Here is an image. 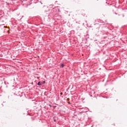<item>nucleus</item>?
<instances>
[{"mask_svg": "<svg viewBox=\"0 0 127 127\" xmlns=\"http://www.w3.org/2000/svg\"><path fill=\"white\" fill-rule=\"evenodd\" d=\"M98 22H100L101 24L100 23H96L95 24L96 25H98V26L99 25H105L106 24V23H105V22L102 21V20H98Z\"/></svg>", "mask_w": 127, "mask_h": 127, "instance_id": "f257e3e1", "label": "nucleus"}, {"mask_svg": "<svg viewBox=\"0 0 127 127\" xmlns=\"http://www.w3.org/2000/svg\"><path fill=\"white\" fill-rule=\"evenodd\" d=\"M55 15V14L54 13V11L52 10L51 12L50 13L49 15H48V16L49 18H50V17H52V16H54Z\"/></svg>", "mask_w": 127, "mask_h": 127, "instance_id": "f03ea898", "label": "nucleus"}, {"mask_svg": "<svg viewBox=\"0 0 127 127\" xmlns=\"http://www.w3.org/2000/svg\"><path fill=\"white\" fill-rule=\"evenodd\" d=\"M37 85H38V86H41L42 84H41V82L39 81L37 83Z\"/></svg>", "mask_w": 127, "mask_h": 127, "instance_id": "7ed1b4c3", "label": "nucleus"}, {"mask_svg": "<svg viewBox=\"0 0 127 127\" xmlns=\"http://www.w3.org/2000/svg\"><path fill=\"white\" fill-rule=\"evenodd\" d=\"M41 83L42 85H43V84H45V81H42V82H41Z\"/></svg>", "mask_w": 127, "mask_h": 127, "instance_id": "20e7f679", "label": "nucleus"}, {"mask_svg": "<svg viewBox=\"0 0 127 127\" xmlns=\"http://www.w3.org/2000/svg\"><path fill=\"white\" fill-rule=\"evenodd\" d=\"M61 67H62V68H64V64H61Z\"/></svg>", "mask_w": 127, "mask_h": 127, "instance_id": "39448f33", "label": "nucleus"}, {"mask_svg": "<svg viewBox=\"0 0 127 127\" xmlns=\"http://www.w3.org/2000/svg\"><path fill=\"white\" fill-rule=\"evenodd\" d=\"M50 107H51V105H49Z\"/></svg>", "mask_w": 127, "mask_h": 127, "instance_id": "423d86ee", "label": "nucleus"}, {"mask_svg": "<svg viewBox=\"0 0 127 127\" xmlns=\"http://www.w3.org/2000/svg\"><path fill=\"white\" fill-rule=\"evenodd\" d=\"M115 14H117V13H115Z\"/></svg>", "mask_w": 127, "mask_h": 127, "instance_id": "0eeeda50", "label": "nucleus"}]
</instances>
